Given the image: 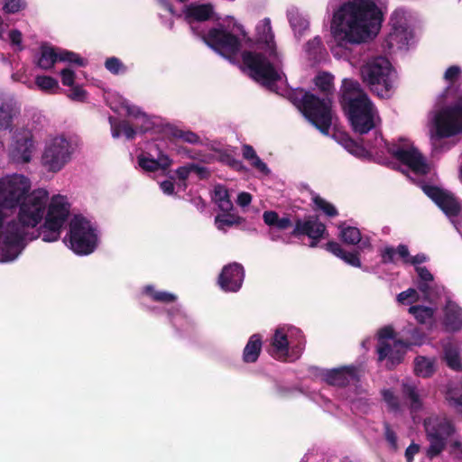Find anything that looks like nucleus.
I'll use <instances>...</instances> for the list:
<instances>
[{"label": "nucleus", "instance_id": "69168bd1", "mask_svg": "<svg viewBox=\"0 0 462 462\" xmlns=\"http://www.w3.org/2000/svg\"><path fill=\"white\" fill-rule=\"evenodd\" d=\"M252 201V196L247 192H241L237 196V204L240 207H246L248 206Z\"/></svg>", "mask_w": 462, "mask_h": 462}, {"label": "nucleus", "instance_id": "e2e57ef3", "mask_svg": "<svg viewBox=\"0 0 462 462\" xmlns=\"http://www.w3.org/2000/svg\"><path fill=\"white\" fill-rule=\"evenodd\" d=\"M420 446L415 443H411L405 450V457L407 462H412L414 456L419 452Z\"/></svg>", "mask_w": 462, "mask_h": 462}, {"label": "nucleus", "instance_id": "f704fd0d", "mask_svg": "<svg viewBox=\"0 0 462 462\" xmlns=\"http://www.w3.org/2000/svg\"><path fill=\"white\" fill-rule=\"evenodd\" d=\"M212 199L223 212H229L233 209V203L230 199L228 190L222 185H216L214 187Z\"/></svg>", "mask_w": 462, "mask_h": 462}, {"label": "nucleus", "instance_id": "603ef678", "mask_svg": "<svg viewBox=\"0 0 462 462\" xmlns=\"http://www.w3.org/2000/svg\"><path fill=\"white\" fill-rule=\"evenodd\" d=\"M61 82L63 86L73 87L75 86V72L70 68H65L60 72Z\"/></svg>", "mask_w": 462, "mask_h": 462}, {"label": "nucleus", "instance_id": "72a5a7b5", "mask_svg": "<svg viewBox=\"0 0 462 462\" xmlns=\"http://www.w3.org/2000/svg\"><path fill=\"white\" fill-rule=\"evenodd\" d=\"M290 24L297 37L301 36L305 31L309 29V21L299 12L298 9L292 7L287 13Z\"/></svg>", "mask_w": 462, "mask_h": 462}, {"label": "nucleus", "instance_id": "f257e3e1", "mask_svg": "<svg viewBox=\"0 0 462 462\" xmlns=\"http://www.w3.org/2000/svg\"><path fill=\"white\" fill-rule=\"evenodd\" d=\"M31 188L23 174L0 178V263L15 260L29 241L41 236L51 243L60 236L69 214L66 197L49 199L47 189Z\"/></svg>", "mask_w": 462, "mask_h": 462}, {"label": "nucleus", "instance_id": "c756f323", "mask_svg": "<svg viewBox=\"0 0 462 462\" xmlns=\"http://www.w3.org/2000/svg\"><path fill=\"white\" fill-rule=\"evenodd\" d=\"M437 369V360L434 357L418 356L414 359V373L422 378H429L434 374Z\"/></svg>", "mask_w": 462, "mask_h": 462}, {"label": "nucleus", "instance_id": "7ed1b4c3", "mask_svg": "<svg viewBox=\"0 0 462 462\" xmlns=\"http://www.w3.org/2000/svg\"><path fill=\"white\" fill-rule=\"evenodd\" d=\"M258 51H245L242 54L243 69L255 81L277 91V84H284L282 57L277 51L271 21L264 18L255 28Z\"/></svg>", "mask_w": 462, "mask_h": 462}, {"label": "nucleus", "instance_id": "b1692460", "mask_svg": "<svg viewBox=\"0 0 462 462\" xmlns=\"http://www.w3.org/2000/svg\"><path fill=\"white\" fill-rule=\"evenodd\" d=\"M172 164V161L168 155L160 152L157 159L151 157V154H140L138 156L139 167L147 172H152L158 170L166 171Z\"/></svg>", "mask_w": 462, "mask_h": 462}, {"label": "nucleus", "instance_id": "13d9d810", "mask_svg": "<svg viewBox=\"0 0 462 462\" xmlns=\"http://www.w3.org/2000/svg\"><path fill=\"white\" fill-rule=\"evenodd\" d=\"M251 166L255 168L259 172L268 175L270 172V170L268 169L267 165L258 157L256 156L255 159L249 162Z\"/></svg>", "mask_w": 462, "mask_h": 462}, {"label": "nucleus", "instance_id": "7c9ffc66", "mask_svg": "<svg viewBox=\"0 0 462 462\" xmlns=\"http://www.w3.org/2000/svg\"><path fill=\"white\" fill-rule=\"evenodd\" d=\"M443 358L447 365L455 371L462 370V361L460 357V348L451 342L443 344Z\"/></svg>", "mask_w": 462, "mask_h": 462}, {"label": "nucleus", "instance_id": "de8ad7c7", "mask_svg": "<svg viewBox=\"0 0 462 462\" xmlns=\"http://www.w3.org/2000/svg\"><path fill=\"white\" fill-rule=\"evenodd\" d=\"M383 401L386 402L388 408L393 411H401V404L398 398L390 390H383L382 392Z\"/></svg>", "mask_w": 462, "mask_h": 462}, {"label": "nucleus", "instance_id": "f03ea898", "mask_svg": "<svg viewBox=\"0 0 462 462\" xmlns=\"http://www.w3.org/2000/svg\"><path fill=\"white\" fill-rule=\"evenodd\" d=\"M382 0H349L333 14L330 50L337 59H348L351 46L374 38L381 28Z\"/></svg>", "mask_w": 462, "mask_h": 462}, {"label": "nucleus", "instance_id": "338daca9", "mask_svg": "<svg viewBox=\"0 0 462 462\" xmlns=\"http://www.w3.org/2000/svg\"><path fill=\"white\" fill-rule=\"evenodd\" d=\"M243 156L245 160L248 162H251L252 160L255 159L256 156H258L254 150V148L250 145H244L243 146Z\"/></svg>", "mask_w": 462, "mask_h": 462}, {"label": "nucleus", "instance_id": "4d7b16f0", "mask_svg": "<svg viewBox=\"0 0 462 462\" xmlns=\"http://www.w3.org/2000/svg\"><path fill=\"white\" fill-rule=\"evenodd\" d=\"M460 72L459 67L451 66L446 70L444 79L449 83H454L458 79Z\"/></svg>", "mask_w": 462, "mask_h": 462}, {"label": "nucleus", "instance_id": "bb28decb", "mask_svg": "<svg viewBox=\"0 0 462 462\" xmlns=\"http://www.w3.org/2000/svg\"><path fill=\"white\" fill-rule=\"evenodd\" d=\"M339 228V236L344 243L348 245L358 244L361 250L369 249L371 247L370 240L366 237L363 238L357 227L344 224L341 225Z\"/></svg>", "mask_w": 462, "mask_h": 462}, {"label": "nucleus", "instance_id": "20e7f679", "mask_svg": "<svg viewBox=\"0 0 462 462\" xmlns=\"http://www.w3.org/2000/svg\"><path fill=\"white\" fill-rule=\"evenodd\" d=\"M340 143L346 151L356 157H374L380 163L390 164V158L396 161L400 166L405 167L416 175H424L429 172L430 166L424 157L414 147L413 143L406 138H399L397 142L389 144L381 135H376L374 144L366 148L359 145L347 136L341 138Z\"/></svg>", "mask_w": 462, "mask_h": 462}, {"label": "nucleus", "instance_id": "bf43d9fd", "mask_svg": "<svg viewBox=\"0 0 462 462\" xmlns=\"http://www.w3.org/2000/svg\"><path fill=\"white\" fill-rule=\"evenodd\" d=\"M450 452L457 456H462V441L458 438H455V435L450 438Z\"/></svg>", "mask_w": 462, "mask_h": 462}, {"label": "nucleus", "instance_id": "6e6d98bb", "mask_svg": "<svg viewBox=\"0 0 462 462\" xmlns=\"http://www.w3.org/2000/svg\"><path fill=\"white\" fill-rule=\"evenodd\" d=\"M175 136L189 143H196L199 141V137L196 134L189 131H179L175 133Z\"/></svg>", "mask_w": 462, "mask_h": 462}, {"label": "nucleus", "instance_id": "4468645a", "mask_svg": "<svg viewBox=\"0 0 462 462\" xmlns=\"http://www.w3.org/2000/svg\"><path fill=\"white\" fill-rule=\"evenodd\" d=\"M424 427L430 442L427 456L433 458L445 449L448 439L456 434V428L450 420L439 416H430L426 419Z\"/></svg>", "mask_w": 462, "mask_h": 462}, {"label": "nucleus", "instance_id": "0eeeda50", "mask_svg": "<svg viewBox=\"0 0 462 462\" xmlns=\"http://www.w3.org/2000/svg\"><path fill=\"white\" fill-rule=\"evenodd\" d=\"M204 42L214 51L232 61L240 52L247 34L241 24L234 23L231 28L219 24L207 33L198 32Z\"/></svg>", "mask_w": 462, "mask_h": 462}, {"label": "nucleus", "instance_id": "49530a36", "mask_svg": "<svg viewBox=\"0 0 462 462\" xmlns=\"http://www.w3.org/2000/svg\"><path fill=\"white\" fill-rule=\"evenodd\" d=\"M105 67L113 74H123L126 71L125 66L116 57L107 59L105 62Z\"/></svg>", "mask_w": 462, "mask_h": 462}, {"label": "nucleus", "instance_id": "aec40b11", "mask_svg": "<svg viewBox=\"0 0 462 462\" xmlns=\"http://www.w3.org/2000/svg\"><path fill=\"white\" fill-rule=\"evenodd\" d=\"M245 272L242 265L232 263L225 266L219 275L218 284L226 291H237L243 283Z\"/></svg>", "mask_w": 462, "mask_h": 462}, {"label": "nucleus", "instance_id": "5701e85b", "mask_svg": "<svg viewBox=\"0 0 462 462\" xmlns=\"http://www.w3.org/2000/svg\"><path fill=\"white\" fill-rule=\"evenodd\" d=\"M323 379L331 385L342 386L355 382L357 378V371L355 367H342L328 370L323 374Z\"/></svg>", "mask_w": 462, "mask_h": 462}, {"label": "nucleus", "instance_id": "e433bc0d", "mask_svg": "<svg viewBox=\"0 0 462 462\" xmlns=\"http://www.w3.org/2000/svg\"><path fill=\"white\" fill-rule=\"evenodd\" d=\"M263 217L266 225L278 230H285L291 226V221L289 217H279L274 211H265Z\"/></svg>", "mask_w": 462, "mask_h": 462}, {"label": "nucleus", "instance_id": "423d86ee", "mask_svg": "<svg viewBox=\"0 0 462 462\" xmlns=\"http://www.w3.org/2000/svg\"><path fill=\"white\" fill-rule=\"evenodd\" d=\"M427 127L435 150L442 139L462 134V97L453 105L430 112Z\"/></svg>", "mask_w": 462, "mask_h": 462}, {"label": "nucleus", "instance_id": "6ab92c4d", "mask_svg": "<svg viewBox=\"0 0 462 462\" xmlns=\"http://www.w3.org/2000/svg\"><path fill=\"white\" fill-rule=\"evenodd\" d=\"M107 104L116 113L125 114L126 116L140 119L142 121V130H146L148 125H143L148 122L147 116L137 106H132L125 97L117 93H109L106 97Z\"/></svg>", "mask_w": 462, "mask_h": 462}, {"label": "nucleus", "instance_id": "a211bd4d", "mask_svg": "<svg viewBox=\"0 0 462 462\" xmlns=\"http://www.w3.org/2000/svg\"><path fill=\"white\" fill-rule=\"evenodd\" d=\"M34 152L35 143L30 131H16L12 134V143L8 148V156L12 162L18 164L28 163Z\"/></svg>", "mask_w": 462, "mask_h": 462}, {"label": "nucleus", "instance_id": "2f4dec72", "mask_svg": "<svg viewBox=\"0 0 462 462\" xmlns=\"http://www.w3.org/2000/svg\"><path fill=\"white\" fill-rule=\"evenodd\" d=\"M326 249L337 257L342 259L347 264L354 267H361V262L357 254L345 252L338 243L328 242L326 245Z\"/></svg>", "mask_w": 462, "mask_h": 462}, {"label": "nucleus", "instance_id": "39448f33", "mask_svg": "<svg viewBox=\"0 0 462 462\" xmlns=\"http://www.w3.org/2000/svg\"><path fill=\"white\" fill-rule=\"evenodd\" d=\"M342 105L356 133L366 134L381 124L376 107L354 79L343 80Z\"/></svg>", "mask_w": 462, "mask_h": 462}, {"label": "nucleus", "instance_id": "58836bf2", "mask_svg": "<svg viewBox=\"0 0 462 462\" xmlns=\"http://www.w3.org/2000/svg\"><path fill=\"white\" fill-rule=\"evenodd\" d=\"M109 122L111 125V133L114 138H118L124 134L127 139H133L135 135V130L126 122L116 124L115 119L110 117Z\"/></svg>", "mask_w": 462, "mask_h": 462}, {"label": "nucleus", "instance_id": "8fccbe9b", "mask_svg": "<svg viewBox=\"0 0 462 462\" xmlns=\"http://www.w3.org/2000/svg\"><path fill=\"white\" fill-rule=\"evenodd\" d=\"M447 400L450 406L454 407L457 412L462 414V395H457L454 390L447 393Z\"/></svg>", "mask_w": 462, "mask_h": 462}, {"label": "nucleus", "instance_id": "c03bdc74", "mask_svg": "<svg viewBox=\"0 0 462 462\" xmlns=\"http://www.w3.org/2000/svg\"><path fill=\"white\" fill-rule=\"evenodd\" d=\"M419 299L418 291L415 289H408L397 295V300L402 305L415 303Z\"/></svg>", "mask_w": 462, "mask_h": 462}, {"label": "nucleus", "instance_id": "a19ab883", "mask_svg": "<svg viewBox=\"0 0 462 462\" xmlns=\"http://www.w3.org/2000/svg\"><path fill=\"white\" fill-rule=\"evenodd\" d=\"M415 271L420 278V291L425 294L426 298L430 299L429 290L430 286L429 283L433 282V275L426 267L417 266Z\"/></svg>", "mask_w": 462, "mask_h": 462}, {"label": "nucleus", "instance_id": "6e6552de", "mask_svg": "<svg viewBox=\"0 0 462 462\" xmlns=\"http://www.w3.org/2000/svg\"><path fill=\"white\" fill-rule=\"evenodd\" d=\"M360 72L363 81L372 92L383 98L391 97L396 75L386 58L376 57L368 60L361 67Z\"/></svg>", "mask_w": 462, "mask_h": 462}, {"label": "nucleus", "instance_id": "cd10ccee", "mask_svg": "<svg viewBox=\"0 0 462 462\" xmlns=\"http://www.w3.org/2000/svg\"><path fill=\"white\" fill-rule=\"evenodd\" d=\"M444 325L449 331H457L462 328V310L451 300H448L445 307Z\"/></svg>", "mask_w": 462, "mask_h": 462}, {"label": "nucleus", "instance_id": "3c124183", "mask_svg": "<svg viewBox=\"0 0 462 462\" xmlns=\"http://www.w3.org/2000/svg\"><path fill=\"white\" fill-rule=\"evenodd\" d=\"M25 5L24 0H5L4 10L9 14H14L23 9Z\"/></svg>", "mask_w": 462, "mask_h": 462}, {"label": "nucleus", "instance_id": "864d4df0", "mask_svg": "<svg viewBox=\"0 0 462 462\" xmlns=\"http://www.w3.org/2000/svg\"><path fill=\"white\" fill-rule=\"evenodd\" d=\"M9 40L15 51H22L23 46L22 44L23 36L20 31L13 30L9 32Z\"/></svg>", "mask_w": 462, "mask_h": 462}, {"label": "nucleus", "instance_id": "052dcab7", "mask_svg": "<svg viewBox=\"0 0 462 462\" xmlns=\"http://www.w3.org/2000/svg\"><path fill=\"white\" fill-rule=\"evenodd\" d=\"M190 173H192L191 163L185 166H181L176 170V174L180 180H187Z\"/></svg>", "mask_w": 462, "mask_h": 462}, {"label": "nucleus", "instance_id": "ddd939ff", "mask_svg": "<svg viewBox=\"0 0 462 462\" xmlns=\"http://www.w3.org/2000/svg\"><path fill=\"white\" fill-rule=\"evenodd\" d=\"M414 16L403 8L396 9L391 16V31L385 39L390 51L404 50L413 41Z\"/></svg>", "mask_w": 462, "mask_h": 462}, {"label": "nucleus", "instance_id": "680f3d73", "mask_svg": "<svg viewBox=\"0 0 462 462\" xmlns=\"http://www.w3.org/2000/svg\"><path fill=\"white\" fill-rule=\"evenodd\" d=\"M396 250L393 247H385L382 252V259L383 263H393L394 261V255Z\"/></svg>", "mask_w": 462, "mask_h": 462}, {"label": "nucleus", "instance_id": "09e8293b", "mask_svg": "<svg viewBox=\"0 0 462 462\" xmlns=\"http://www.w3.org/2000/svg\"><path fill=\"white\" fill-rule=\"evenodd\" d=\"M322 49V43L319 37H315L311 41L308 42L305 47V51L310 57L315 58L320 53Z\"/></svg>", "mask_w": 462, "mask_h": 462}, {"label": "nucleus", "instance_id": "774afa93", "mask_svg": "<svg viewBox=\"0 0 462 462\" xmlns=\"http://www.w3.org/2000/svg\"><path fill=\"white\" fill-rule=\"evenodd\" d=\"M428 257L424 254H418L415 256H411L408 263L415 266H420V263L427 262Z\"/></svg>", "mask_w": 462, "mask_h": 462}, {"label": "nucleus", "instance_id": "0e129e2a", "mask_svg": "<svg viewBox=\"0 0 462 462\" xmlns=\"http://www.w3.org/2000/svg\"><path fill=\"white\" fill-rule=\"evenodd\" d=\"M396 253L402 259L404 263H409V261L411 259V255H410V253H409V249H408V247L406 245H400L396 248Z\"/></svg>", "mask_w": 462, "mask_h": 462}, {"label": "nucleus", "instance_id": "ea45409f", "mask_svg": "<svg viewBox=\"0 0 462 462\" xmlns=\"http://www.w3.org/2000/svg\"><path fill=\"white\" fill-rule=\"evenodd\" d=\"M243 218L233 213L217 215L215 218V224L218 230L226 231V227L233 226L242 223Z\"/></svg>", "mask_w": 462, "mask_h": 462}, {"label": "nucleus", "instance_id": "c85d7f7f", "mask_svg": "<svg viewBox=\"0 0 462 462\" xmlns=\"http://www.w3.org/2000/svg\"><path fill=\"white\" fill-rule=\"evenodd\" d=\"M402 396L408 402L411 413L412 414L413 420L415 417L413 413L417 412L422 408V399L420 390L417 386L410 382L402 383Z\"/></svg>", "mask_w": 462, "mask_h": 462}, {"label": "nucleus", "instance_id": "9d476101", "mask_svg": "<svg viewBox=\"0 0 462 462\" xmlns=\"http://www.w3.org/2000/svg\"><path fill=\"white\" fill-rule=\"evenodd\" d=\"M69 248L77 254L87 255L94 252L98 243L97 228L83 217L76 216L69 223V232L65 237Z\"/></svg>", "mask_w": 462, "mask_h": 462}, {"label": "nucleus", "instance_id": "f3484780", "mask_svg": "<svg viewBox=\"0 0 462 462\" xmlns=\"http://www.w3.org/2000/svg\"><path fill=\"white\" fill-rule=\"evenodd\" d=\"M58 61L77 64L79 66L86 65L85 60L77 53L54 48L48 44H42L34 58L36 66L43 70L51 69Z\"/></svg>", "mask_w": 462, "mask_h": 462}, {"label": "nucleus", "instance_id": "dca6fc26", "mask_svg": "<svg viewBox=\"0 0 462 462\" xmlns=\"http://www.w3.org/2000/svg\"><path fill=\"white\" fill-rule=\"evenodd\" d=\"M424 193L430 198L450 219L457 231L462 221V203L452 193L436 186H423Z\"/></svg>", "mask_w": 462, "mask_h": 462}, {"label": "nucleus", "instance_id": "a18cd8bd", "mask_svg": "<svg viewBox=\"0 0 462 462\" xmlns=\"http://www.w3.org/2000/svg\"><path fill=\"white\" fill-rule=\"evenodd\" d=\"M313 202L317 208L322 210L328 217H334L337 214V209L332 204L319 196L313 198Z\"/></svg>", "mask_w": 462, "mask_h": 462}, {"label": "nucleus", "instance_id": "5fc2aeb1", "mask_svg": "<svg viewBox=\"0 0 462 462\" xmlns=\"http://www.w3.org/2000/svg\"><path fill=\"white\" fill-rule=\"evenodd\" d=\"M68 97L74 101H84L87 97L86 91L79 86L71 87V91Z\"/></svg>", "mask_w": 462, "mask_h": 462}, {"label": "nucleus", "instance_id": "4c0bfd02", "mask_svg": "<svg viewBox=\"0 0 462 462\" xmlns=\"http://www.w3.org/2000/svg\"><path fill=\"white\" fill-rule=\"evenodd\" d=\"M315 86L327 95L334 91V77L328 72H319L314 78Z\"/></svg>", "mask_w": 462, "mask_h": 462}, {"label": "nucleus", "instance_id": "4be33fe9", "mask_svg": "<svg viewBox=\"0 0 462 462\" xmlns=\"http://www.w3.org/2000/svg\"><path fill=\"white\" fill-rule=\"evenodd\" d=\"M184 18L189 23L192 31H196L194 23L209 20L215 16L214 7L210 4H192L185 7Z\"/></svg>", "mask_w": 462, "mask_h": 462}, {"label": "nucleus", "instance_id": "c9c22d12", "mask_svg": "<svg viewBox=\"0 0 462 462\" xmlns=\"http://www.w3.org/2000/svg\"><path fill=\"white\" fill-rule=\"evenodd\" d=\"M34 84L39 90L46 94H57L60 89L58 80L47 75L36 76Z\"/></svg>", "mask_w": 462, "mask_h": 462}, {"label": "nucleus", "instance_id": "79ce46f5", "mask_svg": "<svg viewBox=\"0 0 462 462\" xmlns=\"http://www.w3.org/2000/svg\"><path fill=\"white\" fill-rule=\"evenodd\" d=\"M409 312L414 316V318L420 323H427L431 320L433 317V310L424 306H411L409 309Z\"/></svg>", "mask_w": 462, "mask_h": 462}, {"label": "nucleus", "instance_id": "a878e982", "mask_svg": "<svg viewBox=\"0 0 462 462\" xmlns=\"http://www.w3.org/2000/svg\"><path fill=\"white\" fill-rule=\"evenodd\" d=\"M18 113L19 108L13 98H0V132L11 129L13 120Z\"/></svg>", "mask_w": 462, "mask_h": 462}, {"label": "nucleus", "instance_id": "37998d69", "mask_svg": "<svg viewBox=\"0 0 462 462\" xmlns=\"http://www.w3.org/2000/svg\"><path fill=\"white\" fill-rule=\"evenodd\" d=\"M144 292L151 296L153 300L161 302H173L176 300V296L172 293L166 291H155L153 287L148 285L144 288Z\"/></svg>", "mask_w": 462, "mask_h": 462}, {"label": "nucleus", "instance_id": "9b49d317", "mask_svg": "<svg viewBox=\"0 0 462 462\" xmlns=\"http://www.w3.org/2000/svg\"><path fill=\"white\" fill-rule=\"evenodd\" d=\"M74 147L63 134L50 135L44 142L41 163L49 172L61 171L72 159Z\"/></svg>", "mask_w": 462, "mask_h": 462}, {"label": "nucleus", "instance_id": "1a4fd4ad", "mask_svg": "<svg viewBox=\"0 0 462 462\" xmlns=\"http://www.w3.org/2000/svg\"><path fill=\"white\" fill-rule=\"evenodd\" d=\"M305 346L301 331L292 326L278 327L271 339V355L279 360L298 359Z\"/></svg>", "mask_w": 462, "mask_h": 462}, {"label": "nucleus", "instance_id": "473e14b6", "mask_svg": "<svg viewBox=\"0 0 462 462\" xmlns=\"http://www.w3.org/2000/svg\"><path fill=\"white\" fill-rule=\"evenodd\" d=\"M262 349V337L258 334L250 337L245 346L243 359L246 363H254L257 360Z\"/></svg>", "mask_w": 462, "mask_h": 462}, {"label": "nucleus", "instance_id": "f8f14e48", "mask_svg": "<svg viewBox=\"0 0 462 462\" xmlns=\"http://www.w3.org/2000/svg\"><path fill=\"white\" fill-rule=\"evenodd\" d=\"M298 107L321 133H328L332 124L331 100L328 97L319 99L315 95L305 92L299 101Z\"/></svg>", "mask_w": 462, "mask_h": 462}, {"label": "nucleus", "instance_id": "412c9836", "mask_svg": "<svg viewBox=\"0 0 462 462\" xmlns=\"http://www.w3.org/2000/svg\"><path fill=\"white\" fill-rule=\"evenodd\" d=\"M292 233L296 236H308L312 240L310 246H315L317 242L326 234V226L316 217H309L298 220Z\"/></svg>", "mask_w": 462, "mask_h": 462}, {"label": "nucleus", "instance_id": "2eb2a0df", "mask_svg": "<svg viewBox=\"0 0 462 462\" xmlns=\"http://www.w3.org/2000/svg\"><path fill=\"white\" fill-rule=\"evenodd\" d=\"M377 354L380 362H385L389 368L400 364L409 345L395 338L392 327H384L378 331Z\"/></svg>", "mask_w": 462, "mask_h": 462}, {"label": "nucleus", "instance_id": "393cba45", "mask_svg": "<svg viewBox=\"0 0 462 462\" xmlns=\"http://www.w3.org/2000/svg\"><path fill=\"white\" fill-rule=\"evenodd\" d=\"M18 113L19 108L13 98H0V132L11 129L13 120Z\"/></svg>", "mask_w": 462, "mask_h": 462}]
</instances>
